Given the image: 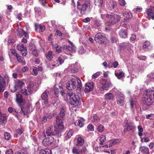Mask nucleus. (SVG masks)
Returning a JSON list of instances; mask_svg holds the SVG:
<instances>
[{"mask_svg":"<svg viewBox=\"0 0 154 154\" xmlns=\"http://www.w3.org/2000/svg\"><path fill=\"white\" fill-rule=\"evenodd\" d=\"M143 100L145 105L149 106L148 103L154 102V87L148 89L143 94Z\"/></svg>","mask_w":154,"mask_h":154,"instance_id":"f257e3e1","label":"nucleus"},{"mask_svg":"<svg viewBox=\"0 0 154 154\" xmlns=\"http://www.w3.org/2000/svg\"><path fill=\"white\" fill-rule=\"evenodd\" d=\"M57 125L54 126V131H55L56 137H60V136L59 133L62 132L64 129L62 120L59 119V116L56 117Z\"/></svg>","mask_w":154,"mask_h":154,"instance_id":"f03ea898","label":"nucleus"},{"mask_svg":"<svg viewBox=\"0 0 154 154\" xmlns=\"http://www.w3.org/2000/svg\"><path fill=\"white\" fill-rule=\"evenodd\" d=\"M103 15L105 16L106 17L112 18V20L111 21H108L106 22V24L107 26L113 25L119 21L120 19V17L119 16L113 13L105 14Z\"/></svg>","mask_w":154,"mask_h":154,"instance_id":"7ed1b4c3","label":"nucleus"},{"mask_svg":"<svg viewBox=\"0 0 154 154\" xmlns=\"http://www.w3.org/2000/svg\"><path fill=\"white\" fill-rule=\"evenodd\" d=\"M67 95L71 104L76 106L79 104L80 100L78 96L69 91H67Z\"/></svg>","mask_w":154,"mask_h":154,"instance_id":"20e7f679","label":"nucleus"},{"mask_svg":"<svg viewBox=\"0 0 154 154\" xmlns=\"http://www.w3.org/2000/svg\"><path fill=\"white\" fill-rule=\"evenodd\" d=\"M117 103L120 105H123L125 103L124 95L122 93L118 91L116 93Z\"/></svg>","mask_w":154,"mask_h":154,"instance_id":"39448f33","label":"nucleus"},{"mask_svg":"<svg viewBox=\"0 0 154 154\" xmlns=\"http://www.w3.org/2000/svg\"><path fill=\"white\" fill-rule=\"evenodd\" d=\"M76 86V79L72 78L66 84V88L69 90H72L75 88Z\"/></svg>","mask_w":154,"mask_h":154,"instance_id":"423d86ee","label":"nucleus"},{"mask_svg":"<svg viewBox=\"0 0 154 154\" xmlns=\"http://www.w3.org/2000/svg\"><path fill=\"white\" fill-rule=\"evenodd\" d=\"M87 151V149L85 146L82 147L79 146L74 147L72 149V152L74 154H82V153L85 152Z\"/></svg>","mask_w":154,"mask_h":154,"instance_id":"0eeeda50","label":"nucleus"},{"mask_svg":"<svg viewBox=\"0 0 154 154\" xmlns=\"http://www.w3.org/2000/svg\"><path fill=\"white\" fill-rule=\"evenodd\" d=\"M21 110L18 112L16 111V110H15V111L17 112V114H16L17 117L18 118L19 116H24L27 115V114L29 112V107H27L26 108L21 107Z\"/></svg>","mask_w":154,"mask_h":154,"instance_id":"6e6552de","label":"nucleus"},{"mask_svg":"<svg viewBox=\"0 0 154 154\" xmlns=\"http://www.w3.org/2000/svg\"><path fill=\"white\" fill-rule=\"evenodd\" d=\"M56 137H52L51 136H48V137L45 138L42 141V143L45 146L50 144L52 143L55 138H56Z\"/></svg>","mask_w":154,"mask_h":154,"instance_id":"1a4fd4ad","label":"nucleus"},{"mask_svg":"<svg viewBox=\"0 0 154 154\" xmlns=\"http://www.w3.org/2000/svg\"><path fill=\"white\" fill-rule=\"evenodd\" d=\"M17 49L20 51L23 56H25L27 54V51L26 47L23 44H19L17 46Z\"/></svg>","mask_w":154,"mask_h":154,"instance_id":"9d476101","label":"nucleus"},{"mask_svg":"<svg viewBox=\"0 0 154 154\" xmlns=\"http://www.w3.org/2000/svg\"><path fill=\"white\" fill-rule=\"evenodd\" d=\"M106 38L103 36L101 33H98L95 36L94 40L97 42H100L101 43H104L106 40Z\"/></svg>","mask_w":154,"mask_h":154,"instance_id":"9b49d317","label":"nucleus"},{"mask_svg":"<svg viewBox=\"0 0 154 154\" xmlns=\"http://www.w3.org/2000/svg\"><path fill=\"white\" fill-rule=\"evenodd\" d=\"M135 128L133 122H128L126 124L125 126V129L126 130H124V131L126 133L127 131H133L134 129Z\"/></svg>","mask_w":154,"mask_h":154,"instance_id":"f8f14e48","label":"nucleus"},{"mask_svg":"<svg viewBox=\"0 0 154 154\" xmlns=\"http://www.w3.org/2000/svg\"><path fill=\"white\" fill-rule=\"evenodd\" d=\"M94 86V84L93 82L86 83L85 85V88L84 91L85 92L88 93L92 91Z\"/></svg>","mask_w":154,"mask_h":154,"instance_id":"ddd939ff","label":"nucleus"},{"mask_svg":"<svg viewBox=\"0 0 154 154\" xmlns=\"http://www.w3.org/2000/svg\"><path fill=\"white\" fill-rule=\"evenodd\" d=\"M24 83L21 80H18L15 82L14 88L15 90L13 91V92H14L16 91L21 89L22 86L24 85Z\"/></svg>","mask_w":154,"mask_h":154,"instance_id":"4468645a","label":"nucleus"},{"mask_svg":"<svg viewBox=\"0 0 154 154\" xmlns=\"http://www.w3.org/2000/svg\"><path fill=\"white\" fill-rule=\"evenodd\" d=\"M16 101L20 105H23L25 103V100L23 98L22 95L20 94L16 95Z\"/></svg>","mask_w":154,"mask_h":154,"instance_id":"2eb2a0df","label":"nucleus"},{"mask_svg":"<svg viewBox=\"0 0 154 154\" xmlns=\"http://www.w3.org/2000/svg\"><path fill=\"white\" fill-rule=\"evenodd\" d=\"M68 68L70 70L72 73H75L78 72V66L76 63L72 64L68 66Z\"/></svg>","mask_w":154,"mask_h":154,"instance_id":"dca6fc26","label":"nucleus"},{"mask_svg":"<svg viewBox=\"0 0 154 154\" xmlns=\"http://www.w3.org/2000/svg\"><path fill=\"white\" fill-rule=\"evenodd\" d=\"M6 82L1 75H0V93L3 92L5 86Z\"/></svg>","mask_w":154,"mask_h":154,"instance_id":"f3484780","label":"nucleus"},{"mask_svg":"<svg viewBox=\"0 0 154 154\" xmlns=\"http://www.w3.org/2000/svg\"><path fill=\"white\" fill-rule=\"evenodd\" d=\"M62 48L64 52L68 54H70L72 50V48L71 46L67 45L63 46Z\"/></svg>","mask_w":154,"mask_h":154,"instance_id":"a211bd4d","label":"nucleus"},{"mask_svg":"<svg viewBox=\"0 0 154 154\" xmlns=\"http://www.w3.org/2000/svg\"><path fill=\"white\" fill-rule=\"evenodd\" d=\"M46 134L48 136H53V137H56V133H55V131H53V130H52L50 127L48 128L46 130L45 134Z\"/></svg>","mask_w":154,"mask_h":154,"instance_id":"6ab92c4d","label":"nucleus"},{"mask_svg":"<svg viewBox=\"0 0 154 154\" xmlns=\"http://www.w3.org/2000/svg\"><path fill=\"white\" fill-rule=\"evenodd\" d=\"M6 115L0 112V125H3L6 123Z\"/></svg>","mask_w":154,"mask_h":154,"instance_id":"aec40b11","label":"nucleus"},{"mask_svg":"<svg viewBox=\"0 0 154 154\" xmlns=\"http://www.w3.org/2000/svg\"><path fill=\"white\" fill-rule=\"evenodd\" d=\"M102 84L103 85L102 87L100 88L101 90H107L111 86V83L109 81H107L104 82H103Z\"/></svg>","mask_w":154,"mask_h":154,"instance_id":"412c9836","label":"nucleus"},{"mask_svg":"<svg viewBox=\"0 0 154 154\" xmlns=\"http://www.w3.org/2000/svg\"><path fill=\"white\" fill-rule=\"evenodd\" d=\"M85 121L84 119L83 118H80L77 120L75 122V125L79 126L81 128L83 126Z\"/></svg>","mask_w":154,"mask_h":154,"instance_id":"4be33fe9","label":"nucleus"},{"mask_svg":"<svg viewBox=\"0 0 154 154\" xmlns=\"http://www.w3.org/2000/svg\"><path fill=\"white\" fill-rule=\"evenodd\" d=\"M92 6L89 2H87L82 5L81 10H89L92 8Z\"/></svg>","mask_w":154,"mask_h":154,"instance_id":"5701e85b","label":"nucleus"},{"mask_svg":"<svg viewBox=\"0 0 154 154\" xmlns=\"http://www.w3.org/2000/svg\"><path fill=\"white\" fill-rule=\"evenodd\" d=\"M29 49L30 51L34 56L35 57L38 56V54L35 45H32V46L30 45Z\"/></svg>","mask_w":154,"mask_h":154,"instance_id":"b1692460","label":"nucleus"},{"mask_svg":"<svg viewBox=\"0 0 154 154\" xmlns=\"http://www.w3.org/2000/svg\"><path fill=\"white\" fill-rule=\"evenodd\" d=\"M23 132V131L21 128L16 129L14 132V136L15 138H17L20 137Z\"/></svg>","mask_w":154,"mask_h":154,"instance_id":"393cba45","label":"nucleus"},{"mask_svg":"<svg viewBox=\"0 0 154 154\" xmlns=\"http://www.w3.org/2000/svg\"><path fill=\"white\" fill-rule=\"evenodd\" d=\"M59 88L61 89L60 93L62 95V96L63 97L64 99L66 101L67 100L68 98L67 97V95H68L67 94H66L65 93L64 91L62 89V85L61 84H60V85H59Z\"/></svg>","mask_w":154,"mask_h":154,"instance_id":"a878e982","label":"nucleus"},{"mask_svg":"<svg viewBox=\"0 0 154 154\" xmlns=\"http://www.w3.org/2000/svg\"><path fill=\"white\" fill-rule=\"evenodd\" d=\"M17 34L20 36H24L25 37L27 38H29V35L26 32L22 29H21L20 30L18 31Z\"/></svg>","mask_w":154,"mask_h":154,"instance_id":"bb28decb","label":"nucleus"},{"mask_svg":"<svg viewBox=\"0 0 154 154\" xmlns=\"http://www.w3.org/2000/svg\"><path fill=\"white\" fill-rule=\"evenodd\" d=\"M119 35L121 38H125L127 37V33L126 30L122 29L119 32Z\"/></svg>","mask_w":154,"mask_h":154,"instance_id":"cd10ccee","label":"nucleus"},{"mask_svg":"<svg viewBox=\"0 0 154 154\" xmlns=\"http://www.w3.org/2000/svg\"><path fill=\"white\" fill-rule=\"evenodd\" d=\"M54 54L52 51H49L46 55V58L48 60H51L54 57Z\"/></svg>","mask_w":154,"mask_h":154,"instance_id":"c85d7f7f","label":"nucleus"},{"mask_svg":"<svg viewBox=\"0 0 154 154\" xmlns=\"http://www.w3.org/2000/svg\"><path fill=\"white\" fill-rule=\"evenodd\" d=\"M16 57L18 61L23 65H25L26 64V62L24 60V59L22 58L20 56H18V54H16Z\"/></svg>","mask_w":154,"mask_h":154,"instance_id":"c756f323","label":"nucleus"},{"mask_svg":"<svg viewBox=\"0 0 154 154\" xmlns=\"http://www.w3.org/2000/svg\"><path fill=\"white\" fill-rule=\"evenodd\" d=\"M120 140L119 139H116L113 140H111L110 141L109 147H111L113 145H114L116 144L119 143L120 142Z\"/></svg>","mask_w":154,"mask_h":154,"instance_id":"7c9ffc66","label":"nucleus"},{"mask_svg":"<svg viewBox=\"0 0 154 154\" xmlns=\"http://www.w3.org/2000/svg\"><path fill=\"white\" fill-rule=\"evenodd\" d=\"M140 150L141 152L146 154H149V148L145 146H141L140 148Z\"/></svg>","mask_w":154,"mask_h":154,"instance_id":"2f4dec72","label":"nucleus"},{"mask_svg":"<svg viewBox=\"0 0 154 154\" xmlns=\"http://www.w3.org/2000/svg\"><path fill=\"white\" fill-rule=\"evenodd\" d=\"M123 16L126 18V19H127L132 17V14L130 12L129 10H128L123 14Z\"/></svg>","mask_w":154,"mask_h":154,"instance_id":"473e14b6","label":"nucleus"},{"mask_svg":"<svg viewBox=\"0 0 154 154\" xmlns=\"http://www.w3.org/2000/svg\"><path fill=\"white\" fill-rule=\"evenodd\" d=\"M104 97L105 99L107 100H113V95L111 93H108L106 94Z\"/></svg>","mask_w":154,"mask_h":154,"instance_id":"72a5a7b5","label":"nucleus"},{"mask_svg":"<svg viewBox=\"0 0 154 154\" xmlns=\"http://www.w3.org/2000/svg\"><path fill=\"white\" fill-rule=\"evenodd\" d=\"M91 121L95 124L98 123L100 121L99 118L96 115L92 117L91 118Z\"/></svg>","mask_w":154,"mask_h":154,"instance_id":"f704fd0d","label":"nucleus"},{"mask_svg":"<svg viewBox=\"0 0 154 154\" xmlns=\"http://www.w3.org/2000/svg\"><path fill=\"white\" fill-rule=\"evenodd\" d=\"M76 81L77 82L78 85H77V89L79 91H80L82 89V84L81 81L80 79L77 78L76 77H75Z\"/></svg>","mask_w":154,"mask_h":154,"instance_id":"c9c22d12","label":"nucleus"},{"mask_svg":"<svg viewBox=\"0 0 154 154\" xmlns=\"http://www.w3.org/2000/svg\"><path fill=\"white\" fill-rule=\"evenodd\" d=\"M84 143V140L81 137H79L77 139V146H82Z\"/></svg>","mask_w":154,"mask_h":154,"instance_id":"e433bc0d","label":"nucleus"},{"mask_svg":"<svg viewBox=\"0 0 154 154\" xmlns=\"http://www.w3.org/2000/svg\"><path fill=\"white\" fill-rule=\"evenodd\" d=\"M34 85L32 84H31L27 86V88L28 90V92L29 94H31L32 93L33 90Z\"/></svg>","mask_w":154,"mask_h":154,"instance_id":"4c0bfd02","label":"nucleus"},{"mask_svg":"<svg viewBox=\"0 0 154 154\" xmlns=\"http://www.w3.org/2000/svg\"><path fill=\"white\" fill-rule=\"evenodd\" d=\"M35 30L37 31V30L38 29H40L39 31L42 32H43L45 29V27L43 25H35Z\"/></svg>","mask_w":154,"mask_h":154,"instance_id":"58836bf2","label":"nucleus"},{"mask_svg":"<svg viewBox=\"0 0 154 154\" xmlns=\"http://www.w3.org/2000/svg\"><path fill=\"white\" fill-rule=\"evenodd\" d=\"M146 13L149 16L151 17L153 20H154V10H147Z\"/></svg>","mask_w":154,"mask_h":154,"instance_id":"ea45409f","label":"nucleus"},{"mask_svg":"<svg viewBox=\"0 0 154 154\" xmlns=\"http://www.w3.org/2000/svg\"><path fill=\"white\" fill-rule=\"evenodd\" d=\"M65 111L63 109H62L60 110V114L59 116H58L57 117H58L59 116V119H61L62 120V119H63V116L65 115Z\"/></svg>","mask_w":154,"mask_h":154,"instance_id":"a19ab883","label":"nucleus"},{"mask_svg":"<svg viewBox=\"0 0 154 154\" xmlns=\"http://www.w3.org/2000/svg\"><path fill=\"white\" fill-rule=\"evenodd\" d=\"M115 75L118 79H120L124 76V73L122 72L115 73Z\"/></svg>","mask_w":154,"mask_h":154,"instance_id":"79ce46f5","label":"nucleus"},{"mask_svg":"<svg viewBox=\"0 0 154 154\" xmlns=\"http://www.w3.org/2000/svg\"><path fill=\"white\" fill-rule=\"evenodd\" d=\"M106 137L104 135H102L100 137V145L103 144V143L106 140Z\"/></svg>","mask_w":154,"mask_h":154,"instance_id":"37998d69","label":"nucleus"},{"mask_svg":"<svg viewBox=\"0 0 154 154\" xmlns=\"http://www.w3.org/2000/svg\"><path fill=\"white\" fill-rule=\"evenodd\" d=\"M150 43L149 42L145 41L143 44V49H146L148 48L150 45Z\"/></svg>","mask_w":154,"mask_h":154,"instance_id":"c03bdc74","label":"nucleus"},{"mask_svg":"<svg viewBox=\"0 0 154 154\" xmlns=\"http://www.w3.org/2000/svg\"><path fill=\"white\" fill-rule=\"evenodd\" d=\"M73 133V131L72 130H70L66 136V139H68L69 138L71 137L72 136Z\"/></svg>","mask_w":154,"mask_h":154,"instance_id":"a18cd8bd","label":"nucleus"},{"mask_svg":"<svg viewBox=\"0 0 154 154\" xmlns=\"http://www.w3.org/2000/svg\"><path fill=\"white\" fill-rule=\"evenodd\" d=\"M41 97L42 100H45V99H48V95L46 91L42 94Z\"/></svg>","mask_w":154,"mask_h":154,"instance_id":"49530a36","label":"nucleus"},{"mask_svg":"<svg viewBox=\"0 0 154 154\" xmlns=\"http://www.w3.org/2000/svg\"><path fill=\"white\" fill-rule=\"evenodd\" d=\"M21 92L23 94L26 96H28L29 95L28 90L27 88H24L23 89L21 90Z\"/></svg>","mask_w":154,"mask_h":154,"instance_id":"de8ad7c7","label":"nucleus"},{"mask_svg":"<svg viewBox=\"0 0 154 154\" xmlns=\"http://www.w3.org/2000/svg\"><path fill=\"white\" fill-rule=\"evenodd\" d=\"M38 69L37 67H34L33 69L32 74L33 75H36L38 74Z\"/></svg>","mask_w":154,"mask_h":154,"instance_id":"09e8293b","label":"nucleus"},{"mask_svg":"<svg viewBox=\"0 0 154 154\" xmlns=\"http://www.w3.org/2000/svg\"><path fill=\"white\" fill-rule=\"evenodd\" d=\"M5 138L6 140H8L11 137L10 134L8 132H5L4 133Z\"/></svg>","mask_w":154,"mask_h":154,"instance_id":"8fccbe9b","label":"nucleus"},{"mask_svg":"<svg viewBox=\"0 0 154 154\" xmlns=\"http://www.w3.org/2000/svg\"><path fill=\"white\" fill-rule=\"evenodd\" d=\"M56 66V64H52L51 63H50L49 64H47V67L50 69H53Z\"/></svg>","mask_w":154,"mask_h":154,"instance_id":"3c124183","label":"nucleus"},{"mask_svg":"<svg viewBox=\"0 0 154 154\" xmlns=\"http://www.w3.org/2000/svg\"><path fill=\"white\" fill-rule=\"evenodd\" d=\"M130 104L131 108H133L136 103L135 100H131L130 101Z\"/></svg>","mask_w":154,"mask_h":154,"instance_id":"603ef678","label":"nucleus"},{"mask_svg":"<svg viewBox=\"0 0 154 154\" xmlns=\"http://www.w3.org/2000/svg\"><path fill=\"white\" fill-rule=\"evenodd\" d=\"M88 131H93L94 130V126L91 124L88 125L87 127Z\"/></svg>","mask_w":154,"mask_h":154,"instance_id":"864d4df0","label":"nucleus"},{"mask_svg":"<svg viewBox=\"0 0 154 154\" xmlns=\"http://www.w3.org/2000/svg\"><path fill=\"white\" fill-rule=\"evenodd\" d=\"M97 129L99 132H101L104 130V127L103 125H100L98 126Z\"/></svg>","mask_w":154,"mask_h":154,"instance_id":"5fc2aeb1","label":"nucleus"},{"mask_svg":"<svg viewBox=\"0 0 154 154\" xmlns=\"http://www.w3.org/2000/svg\"><path fill=\"white\" fill-rule=\"evenodd\" d=\"M94 3L96 5H98L99 3L101 5L103 3V0H96L94 1Z\"/></svg>","mask_w":154,"mask_h":154,"instance_id":"6e6d98bb","label":"nucleus"},{"mask_svg":"<svg viewBox=\"0 0 154 154\" xmlns=\"http://www.w3.org/2000/svg\"><path fill=\"white\" fill-rule=\"evenodd\" d=\"M57 85H55L54 88V91L55 93V94L56 95H57L59 93V91L58 88H57Z\"/></svg>","mask_w":154,"mask_h":154,"instance_id":"4d7b16f0","label":"nucleus"},{"mask_svg":"<svg viewBox=\"0 0 154 154\" xmlns=\"http://www.w3.org/2000/svg\"><path fill=\"white\" fill-rule=\"evenodd\" d=\"M150 141V139L148 137H143L141 139V141L142 142H147Z\"/></svg>","mask_w":154,"mask_h":154,"instance_id":"13d9d810","label":"nucleus"},{"mask_svg":"<svg viewBox=\"0 0 154 154\" xmlns=\"http://www.w3.org/2000/svg\"><path fill=\"white\" fill-rule=\"evenodd\" d=\"M62 47L59 45H57L56 47V51L58 53H60L61 51Z\"/></svg>","mask_w":154,"mask_h":154,"instance_id":"bf43d9fd","label":"nucleus"},{"mask_svg":"<svg viewBox=\"0 0 154 154\" xmlns=\"http://www.w3.org/2000/svg\"><path fill=\"white\" fill-rule=\"evenodd\" d=\"M56 60L57 61H58L59 63L60 64H61L63 63L64 62L63 59L60 57H58L57 59Z\"/></svg>","mask_w":154,"mask_h":154,"instance_id":"052dcab7","label":"nucleus"},{"mask_svg":"<svg viewBox=\"0 0 154 154\" xmlns=\"http://www.w3.org/2000/svg\"><path fill=\"white\" fill-rule=\"evenodd\" d=\"M100 75V73L99 72H97L96 73L94 74L92 76V78L93 79H94L97 78L98 76Z\"/></svg>","mask_w":154,"mask_h":154,"instance_id":"680f3d73","label":"nucleus"},{"mask_svg":"<svg viewBox=\"0 0 154 154\" xmlns=\"http://www.w3.org/2000/svg\"><path fill=\"white\" fill-rule=\"evenodd\" d=\"M85 51V50L82 47H81L79 51V53L81 54H84Z\"/></svg>","mask_w":154,"mask_h":154,"instance_id":"e2e57ef3","label":"nucleus"},{"mask_svg":"<svg viewBox=\"0 0 154 154\" xmlns=\"http://www.w3.org/2000/svg\"><path fill=\"white\" fill-rule=\"evenodd\" d=\"M103 65L105 67V68H106L107 67V66H108V67L109 68L112 67V66H110V63H109L108 64L105 61V62H103Z\"/></svg>","mask_w":154,"mask_h":154,"instance_id":"0e129e2a","label":"nucleus"},{"mask_svg":"<svg viewBox=\"0 0 154 154\" xmlns=\"http://www.w3.org/2000/svg\"><path fill=\"white\" fill-rule=\"evenodd\" d=\"M138 58L140 60H144L146 59V57L143 56H140L138 57Z\"/></svg>","mask_w":154,"mask_h":154,"instance_id":"69168bd1","label":"nucleus"},{"mask_svg":"<svg viewBox=\"0 0 154 154\" xmlns=\"http://www.w3.org/2000/svg\"><path fill=\"white\" fill-rule=\"evenodd\" d=\"M92 17H91V18H89V17H87V18L84 19L83 20V21L85 23L88 22L90 21L91 19H92Z\"/></svg>","mask_w":154,"mask_h":154,"instance_id":"338daca9","label":"nucleus"},{"mask_svg":"<svg viewBox=\"0 0 154 154\" xmlns=\"http://www.w3.org/2000/svg\"><path fill=\"white\" fill-rule=\"evenodd\" d=\"M13 151L12 149H8L6 152V154H13Z\"/></svg>","mask_w":154,"mask_h":154,"instance_id":"774afa93","label":"nucleus"}]
</instances>
